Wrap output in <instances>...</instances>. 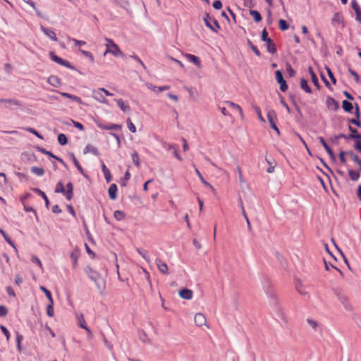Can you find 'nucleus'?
<instances>
[{"label": "nucleus", "instance_id": "obj_34", "mask_svg": "<svg viewBox=\"0 0 361 361\" xmlns=\"http://www.w3.org/2000/svg\"><path fill=\"white\" fill-rule=\"evenodd\" d=\"M342 107H343V110L346 112H350L353 108V104L347 100L343 101Z\"/></svg>", "mask_w": 361, "mask_h": 361}, {"label": "nucleus", "instance_id": "obj_40", "mask_svg": "<svg viewBox=\"0 0 361 361\" xmlns=\"http://www.w3.org/2000/svg\"><path fill=\"white\" fill-rule=\"evenodd\" d=\"M58 142L61 145H66L68 143V138L66 135L63 133H61L58 135Z\"/></svg>", "mask_w": 361, "mask_h": 361}, {"label": "nucleus", "instance_id": "obj_52", "mask_svg": "<svg viewBox=\"0 0 361 361\" xmlns=\"http://www.w3.org/2000/svg\"><path fill=\"white\" fill-rule=\"evenodd\" d=\"M0 329H1V331L3 332V334L5 335L6 340L8 341L10 339V337H11L9 331L3 325L0 326Z\"/></svg>", "mask_w": 361, "mask_h": 361}, {"label": "nucleus", "instance_id": "obj_6", "mask_svg": "<svg viewBox=\"0 0 361 361\" xmlns=\"http://www.w3.org/2000/svg\"><path fill=\"white\" fill-rule=\"evenodd\" d=\"M76 317L78 326L80 328L85 329L89 335H92L91 330L87 326L86 322L84 318V314L82 313L76 314Z\"/></svg>", "mask_w": 361, "mask_h": 361}, {"label": "nucleus", "instance_id": "obj_45", "mask_svg": "<svg viewBox=\"0 0 361 361\" xmlns=\"http://www.w3.org/2000/svg\"><path fill=\"white\" fill-rule=\"evenodd\" d=\"M240 207H241V209H242V214H243V216H244V218H245V221L247 222V226H248V228H250L251 227L250 222L249 219H248V217H247V214L245 213V209H244V206H243V203L242 200L240 201Z\"/></svg>", "mask_w": 361, "mask_h": 361}, {"label": "nucleus", "instance_id": "obj_38", "mask_svg": "<svg viewBox=\"0 0 361 361\" xmlns=\"http://www.w3.org/2000/svg\"><path fill=\"white\" fill-rule=\"evenodd\" d=\"M55 192L62 193L64 195H66V189L63 186V184L61 182L57 183L55 188Z\"/></svg>", "mask_w": 361, "mask_h": 361}, {"label": "nucleus", "instance_id": "obj_5", "mask_svg": "<svg viewBox=\"0 0 361 361\" xmlns=\"http://www.w3.org/2000/svg\"><path fill=\"white\" fill-rule=\"evenodd\" d=\"M49 57L53 61L57 63L59 65L66 68H72L71 63L68 61L63 60V59L56 56L54 51L49 52Z\"/></svg>", "mask_w": 361, "mask_h": 361}, {"label": "nucleus", "instance_id": "obj_27", "mask_svg": "<svg viewBox=\"0 0 361 361\" xmlns=\"http://www.w3.org/2000/svg\"><path fill=\"white\" fill-rule=\"evenodd\" d=\"M67 190H66V197L68 200H71L73 195V186L71 183H68L66 185Z\"/></svg>", "mask_w": 361, "mask_h": 361}, {"label": "nucleus", "instance_id": "obj_37", "mask_svg": "<svg viewBox=\"0 0 361 361\" xmlns=\"http://www.w3.org/2000/svg\"><path fill=\"white\" fill-rule=\"evenodd\" d=\"M31 171L38 176H42L44 173V170L42 168L37 166H32L31 168Z\"/></svg>", "mask_w": 361, "mask_h": 361}, {"label": "nucleus", "instance_id": "obj_43", "mask_svg": "<svg viewBox=\"0 0 361 361\" xmlns=\"http://www.w3.org/2000/svg\"><path fill=\"white\" fill-rule=\"evenodd\" d=\"M348 174H349V176L350 177V178L353 180H357L360 178L359 172H357L356 171H354V170H351V169L349 170L348 171Z\"/></svg>", "mask_w": 361, "mask_h": 361}, {"label": "nucleus", "instance_id": "obj_19", "mask_svg": "<svg viewBox=\"0 0 361 361\" xmlns=\"http://www.w3.org/2000/svg\"><path fill=\"white\" fill-rule=\"evenodd\" d=\"M193 293L191 290L188 288L182 289L179 291V295L185 300H190L192 298Z\"/></svg>", "mask_w": 361, "mask_h": 361}, {"label": "nucleus", "instance_id": "obj_1", "mask_svg": "<svg viewBox=\"0 0 361 361\" xmlns=\"http://www.w3.org/2000/svg\"><path fill=\"white\" fill-rule=\"evenodd\" d=\"M105 40L106 42L105 44L106 49L104 53V56H106L107 54L109 53L114 55V56H125L124 54L120 49L119 47L111 39L106 38Z\"/></svg>", "mask_w": 361, "mask_h": 361}, {"label": "nucleus", "instance_id": "obj_41", "mask_svg": "<svg viewBox=\"0 0 361 361\" xmlns=\"http://www.w3.org/2000/svg\"><path fill=\"white\" fill-rule=\"evenodd\" d=\"M67 39L68 41L73 42L75 46H82L86 44V42L83 40H78L74 38L71 37L70 36L67 35Z\"/></svg>", "mask_w": 361, "mask_h": 361}, {"label": "nucleus", "instance_id": "obj_8", "mask_svg": "<svg viewBox=\"0 0 361 361\" xmlns=\"http://www.w3.org/2000/svg\"><path fill=\"white\" fill-rule=\"evenodd\" d=\"M195 323L196 325L199 327H202L203 326H206L207 328H209L207 324V319L206 317L202 314V313H197L195 315Z\"/></svg>", "mask_w": 361, "mask_h": 361}, {"label": "nucleus", "instance_id": "obj_22", "mask_svg": "<svg viewBox=\"0 0 361 361\" xmlns=\"http://www.w3.org/2000/svg\"><path fill=\"white\" fill-rule=\"evenodd\" d=\"M349 130L350 131V134L348 135L349 139L353 140H361V135L358 133L357 130L353 128L352 126H349Z\"/></svg>", "mask_w": 361, "mask_h": 361}, {"label": "nucleus", "instance_id": "obj_62", "mask_svg": "<svg viewBox=\"0 0 361 361\" xmlns=\"http://www.w3.org/2000/svg\"><path fill=\"white\" fill-rule=\"evenodd\" d=\"M8 313V310L7 308L4 306V305H1L0 306V317H5Z\"/></svg>", "mask_w": 361, "mask_h": 361}, {"label": "nucleus", "instance_id": "obj_57", "mask_svg": "<svg viewBox=\"0 0 361 361\" xmlns=\"http://www.w3.org/2000/svg\"><path fill=\"white\" fill-rule=\"evenodd\" d=\"M131 58H133V59H135L136 61H137L142 66V68L146 70L147 68L145 65V63L142 62V61L138 57V56L134 54V55H132L130 56Z\"/></svg>", "mask_w": 361, "mask_h": 361}, {"label": "nucleus", "instance_id": "obj_63", "mask_svg": "<svg viewBox=\"0 0 361 361\" xmlns=\"http://www.w3.org/2000/svg\"><path fill=\"white\" fill-rule=\"evenodd\" d=\"M262 39L264 42L270 39V38L268 37V32L266 29H264L262 32Z\"/></svg>", "mask_w": 361, "mask_h": 361}, {"label": "nucleus", "instance_id": "obj_56", "mask_svg": "<svg viewBox=\"0 0 361 361\" xmlns=\"http://www.w3.org/2000/svg\"><path fill=\"white\" fill-rule=\"evenodd\" d=\"M103 128L106 130H121V126L117 124H111L108 126L104 127Z\"/></svg>", "mask_w": 361, "mask_h": 361}, {"label": "nucleus", "instance_id": "obj_20", "mask_svg": "<svg viewBox=\"0 0 361 361\" xmlns=\"http://www.w3.org/2000/svg\"><path fill=\"white\" fill-rule=\"evenodd\" d=\"M352 7L353 10L355 11L356 20L359 23H361V8L355 0H353L352 1Z\"/></svg>", "mask_w": 361, "mask_h": 361}, {"label": "nucleus", "instance_id": "obj_10", "mask_svg": "<svg viewBox=\"0 0 361 361\" xmlns=\"http://www.w3.org/2000/svg\"><path fill=\"white\" fill-rule=\"evenodd\" d=\"M164 147L167 150H173V153L174 157L178 159L179 161H182L181 157L179 155L178 150V145L176 144H169V143H164Z\"/></svg>", "mask_w": 361, "mask_h": 361}, {"label": "nucleus", "instance_id": "obj_51", "mask_svg": "<svg viewBox=\"0 0 361 361\" xmlns=\"http://www.w3.org/2000/svg\"><path fill=\"white\" fill-rule=\"evenodd\" d=\"M348 72L350 73V75L352 76H353L355 82L357 83H359L360 82V76H359V75L355 71H354L351 68H348Z\"/></svg>", "mask_w": 361, "mask_h": 361}, {"label": "nucleus", "instance_id": "obj_35", "mask_svg": "<svg viewBox=\"0 0 361 361\" xmlns=\"http://www.w3.org/2000/svg\"><path fill=\"white\" fill-rule=\"evenodd\" d=\"M34 190L42 197V199L44 200L46 206L48 207L49 204V201L46 194L38 188H35Z\"/></svg>", "mask_w": 361, "mask_h": 361}, {"label": "nucleus", "instance_id": "obj_59", "mask_svg": "<svg viewBox=\"0 0 361 361\" xmlns=\"http://www.w3.org/2000/svg\"><path fill=\"white\" fill-rule=\"evenodd\" d=\"M23 338V336L19 334L18 333H17V335H16V342H17V347H18L19 350H21L20 343H21V341H22Z\"/></svg>", "mask_w": 361, "mask_h": 361}, {"label": "nucleus", "instance_id": "obj_64", "mask_svg": "<svg viewBox=\"0 0 361 361\" xmlns=\"http://www.w3.org/2000/svg\"><path fill=\"white\" fill-rule=\"evenodd\" d=\"M71 258L73 261V267L75 269L78 265V258L74 254H71Z\"/></svg>", "mask_w": 361, "mask_h": 361}, {"label": "nucleus", "instance_id": "obj_24", "mask_svg": "<svg viewBox=\"0 0 361 361\" xmlns=\"http://www.w3.org/2000/svg\"><path fill=\"white\" fill-rule=\"evenodd\" d=\"M102 170L106 180L109 183L111 180V171L104 163L102 164Z\"/></svg>", "mask_w": 361, "mask_h": 361}, {"label": "nucleus", "instance_id": "obj_18", "mask_svg": "<svg viewBox=\"0 0 361 361\" xmlns=\"http://www.w3.org/2000/svg\"><path fill=\"white\" fill-rule=\"evenodd\" d=\"M225 103L227 105H228L230 107H231L233 110L237 111L239 113V114L240 115V117L242 119L244 118V114H243V109L238 104H237L233 102H231V101H226Z\"/></svg>", "mask_w": 361, "mask_h": 361}, {"label": "nucleus", "instance_id": "obj_32", "mask_svg": "<svg viewBox=\"0 0 361 361\" xmlns=\"http://www.w3.org/2000/svg\"><path fill=\"white\" fill-rule=\"evenodd\" d=\"M131 158H132V160H133V162L134 163V164L137 168H139L140 166V162L139 155H138V154H137V152L136 151H134L131 154Z\"/></svg>", "mask_w": 361, "mask_h": 361}, {"label": "nucleus", "instance_id": "obj_50", "mask_svg": "<svg viewBox=\"0 0 361 361\" xmlns=\"http://www.w3.org/2000/svg\"><path fill=\"white\" fill-rule=\"evenodd\" d=\"M40 152H41L42 153L44 154L49 155V156H50V157H53V158L56 159V160H58V161H60V162H63V161H62V159H60L59 157H56V156L54 155L51 152L47 151V150H46V149H40Z\"/></svg>", "mask_w": 361, "mask_h": 361}, {"label": "nucleus", "instance_id": "obj_44", "mask_svg": "<svg viewBox=\"0 0 361 361\" xmlns=\"http://www.w3.org/2000/svg\"><path fill=\"white\" fill-rule=\"evenodd\" d=\"M195 171L196 174L197 175V176L199 177V178L200 179V180L202 181V183L204 185H205L212 188V186L208 182H207L204 180V178H203L202 175L201 174V173L200 172V171L197 168L195 169Z\"/></svg>", "mask_w": 361, "mask_h": 361}, {"label": "nucleus", "instance_id": "obj_28", "mask_svg": "<svg viewBox=\"0 0 361 361\" xmlns=\"http://www.w3.org/2000/svg\"><path fill=\"white\" fill-rule=\"evenodd\" d=\"M266 42H267V47L268 51L271 54H274L276 51V47L275 44L273 42V41L271 39L266 41Z\"/></svg>", "mask_w": 361, "mask_h": 361}, {"label": "nucleus", "instance_id": "obj_4", "mask_svg": "<svg viewBox=\"0 0 361 361\" xmlns=\"http://www.w3.org/2000/svg\"><path fill=\"white\" fill-rule=\"evenodd\" d=\"M49 57L53 61L57 63L59 65L66 68H72L71 63L68 61L63 60V59L56 56L54 51L49 52Z\"/></svg>", "mask_w": 361, "mask_h": 361}, {"label": "nucleus", "instance_id": "obj_33", "mask_svg": "<svg viewBox=\"0 0 361 361\" xmlns=\"http://www.w3.org/2000/svg\"><path fill=\"white\" fill-rule=\"evenodd\" d=\"M48 82L54 87H57L60 84V80L56 76L51 75L48 78Z\"/></svg>", "mask_w": 361, "mask_h": 361}, {"label": "nucleus", "instance_id": "obj_23", "mask_svg": "<svg viewBox=\"0 0 361 361\" xmlns=\"http://www.w3.org/2000/svg\"><path fill=\"white\" fill-rule=\"evenodd\" d=\"M61 94L66 97V98H68L80 104H82L83 102L82 101V99H80V97H78V96H75V95H73V94H69V93H67V92H61Z\"/></svg>", "mask_w": 361, "mask_h": 361}, {"label": "nucleus", "instance_id": "obj_42", "mask_svg": "<svg viewBox=\"0 0 361 361\" xmlns=\"http://www.w3.org/2000/svg\"><path fill=\"white\" fill-rule=\"evenodd\" d=\"M40 289L44 293V295H46L47 298H48L49 302L54 303L52 295L51 292L47 290L45 287L41 286Z\"/></svg>", "mask_w": 361, "mask_h": 361}, {"label": "nucleus", "instance_id": "obj_55", "mask_svg": "<svg viewBox=\"0 0 361 361\" xmlns=\"http://www.w3.org/2000/svg\"><path fill=\"white\" fill-rule=\"evenodd\" d=\"M42 327L43 328V329H44V331H46L49 332V334L51 335V336L52 338H55V337H56V334H55V333L54 332V331H53V330H52V329H51V328H50L47 324H46V325H44V326H43V325L42 324Z\"/></svg>", "mask_w": 361, "mask_h": 361}, {"label": "nucleus", "instance_id": "obj_17", "mask_svg": "<svg viewBox=\"0 0 361 361\" xmlns=\"http://www.w3.org/2000/svg\"><path fill=\"white\" fill-rule=\"evenodd\" d=\"M146 87L151 90L153 92H163V91H165V90H167L169 89V85H164V86H161V87H157V86H154V85H152V83H149V82H147L145 84Z\"/></svg>", "mask_w": 361, "mask_h": 361}, {"label": "nucleus", "instance_id": "obj_60", "mask_svg": "<svg viewBox=\"0 0 361 361\" xmlns=\"http://www.w3.org/2000/svg\"><path fill=\"white\" fill-rule=\"evenodd\" d=\"M223 5H222V3L220 0H215L214 2H213V7L215 8V9H217V10H219L222 8Z\"/></svg>", "mask_w": 361, "mask_h": 361}, {"label": "nucleus", "instance_id": "obj_16", "mask_svg": "<svg viewBox=\"0 0 361 361\" xmlns=\"http://www.w3.org/2000/svg\"><path fill=\"white\" fill-rule=\"evenodd\" d=\"M267 118L271 126L276 123L277 115L274 110L269 109L267 111Z\"/></svg>", "mask_w": 361, "mask_h": 361}, {"label": "nucleus", "instance_id": "obj_36", "mask_svg": "<svg viewBox=\"0 0 361 361\" xmlns=\"http://www.w3.org/2000/svg\"><path fill=\"white\" fill-rule=\"evenodd\" d=\"M356 116H357V118H352L350 120V122L351 123H353L355 125H356L357 126L360 127L361 126V122L359 121V116H360V111H359V107L357 106L356 107Z\"/></svg>", "mask_w": 361, "mask_h": 361}, {"label": "nucleus", "instance_id": "obj_14", "mask_svg": "<svg viewBox=\"0 0 361 361\" xmlns=\"http://www.w3.org/2000/svg\"><path fill=\"white\" fill-rule=\"evenodd\" d=\"M184 56L191 63H194L197 68H201V61L199 57L191 54H185Z\"/></svg>", "mask_w": 361, "mask_h": 361}, {"label": "nucleus", "instance_id": "obj_58", "mask_svg": "<svg viewBox=\"0 0 361 361\" xmlns=\"http://www.w3.org/2000/svg\"><path fill=\"white\" fill-rule=\"evenodd\" d=\"M308 324L312 328L314 329V330L317 329V326H318V324L316 321L313 320V319H308L307 320Z\"/></svg>", "mask_w": 361, "mask_h": 361}, {"label": "nucleus", "instance_id": "obj_7", "mask_svg": "<svg viewBox=\"0 0 361 361\" xmlns=\"http://www.w3.org/2000/svg\"><path fill=\"white\" fill-rule=\"evenodd\" d=\"M85 272L87 276L95 283H97V281L101 278V275L90 267H87L85 269Z\"/></svg>", "mask_w": 361, "mask_h": 361}, {"label": "nucleus", "instance_id": "obj_31", "mask_svg": "<svg viewBox=\"0 0 361 361\" xmlns=\"http://www.w3.org/2000/svg\"><path fill=\"white\" fill-rule=\"evenodd\" d=\"M71 157H72V160H73V162L74 165L78 169L79 172L82 175L85 176V173H84V171H83L82 166H80L79 161L77 160L76 157H75V155L73 154H71Z\"/></svg>", "mask_w": 361, "mask_h": 361}, {"label": "nucleus", "instance_id": "obj_61", "mask_svg": "<svg viewBox=\"0 0 361 361\" xmlns=\"http://www.w3.org/2000/svg\"><path fill=\"white\" fill-rule=\"evenodd\" d=\"M27 130L31 133H32L33 135H35V136H37V137L40 138V139H43V137L40 135V134L34 128H28L27 129Z\"/></svg>", "mask_w": 361, "mask_h": 361}, {"label": "nucleus", "instance_id": "obj_29", "mask_svg": "<svg viewBox=\"0 0 361 361\" xmlns=\"http://www.w3.org/2000/svg\"><path fill=\"white\" fill-rule=\"evenodd\" d=\"M300 87L307 93H311L312 90L308 85L307 80L305 78L300 79Z\"/></svg>", "mask_w": 361, "mask_h": 361}, {"label": "nucleus", "instance_id": "obj_39", "mask_svg": "<svg viewBox=\"0 0 361 361\" xmlns=\"http://www.w3.org/2000/svg\"><path fill=\"white\" fill-rule=\"evenodd\" d=\"M114 218L118 221H122L125 219V214L122 211L116 210L114 214Z\"/></svg>", "mask_w": 361, "mask_h": 361}, {"label": "nucleus", "instance_id": "obj_3", "mask_svg": "<svg viewBox=\"0 0 361 361\" xmlns=\"http://www.w3.org/2000/svg\"><path fill=\"white\" fill-rule=\"evenodd\" d=\"M92 97L99 103L108 104V100L105 98L104 94L102 93V90L98 88L93 90L92 92Z\"/></svg>", "mask_w": 361, "mask_h": 361}, {"label": "nucleus", "instance_id": "obj_48", "mask_svg": "<svg viewBox=\"0 0 361 361\" xmlns=\"http://www.w3.org/2000/svg\"><path fill=\"white\" fill-rule=\"evenodd\" d=\"M53 304L54 303L49 302V305L47 306V314L50 317H54V314Z\"/></svg>", "mask_w": 361, "mask_h": 361}, {"label": "nucleus", "instance_id": "obj_12", "mask_svg": "<svg viewBox=\"0 0 361 361\" xmlns=\"http://www.w3.org/2000/svg\"><path fill=\"white\" fill-rule=\"evenodd\" d=\"M41 30L44 32V34L49 37L51 40L54 42H56L58 40L56 35L54 31L49 27H46L43 25L40 26Z\"/></svg>", "mask_w": 361, "mask_h": 361}, {"label": "nucleus", "instance_id": "obj_9", "mask_svg": "<svg viewBox=\"0 0 361 361\" xmlns=\"http://www.w3.org/2000/svg\"><path fill=\"white\" fill-rule=\"evenodd\" d=\"M276 80L280 84V90L282 92H286L288 89V85L283 78V75L280 71H276Z\"/></svg>", "mask_w": 361, "mask_h": 361}, {"label": "nucleus", "instance_id": "obj_46", "mask_svg": "<svg viewBox=\"0 0 361 361\" xmlns=\"http://www.w3.org/2000/svg\"><path fill=\"white\" fill-rule=\"evenodd\" d=\"M126 122H127V126H128V128L130 132H132V133H135L136 132V127L133 123V122L131 121L130 118H127Z\"/></svg>", "mask_w": 361, "mask_h": 361}, {"label": "nucleus", "instance_id": "obj_15", "mask_svg": "<svg viewBox=\"0 0 361 361\" xmlns=\"http://www.w3.org/2000/svg\"><path fill=\"white\" fill-rule=\"evenodd\" d=\"M83 153L85 154H88V153H91L94 155H96V156H98L99 154V150L98 149L91 145V144H87L85 147L83 149Z\"/></svg>", "mask_w": 361, "mask_h": 361}, {"label": "nucleus", "instance_id": "obj_53", "mask_svg": "<svg viewBox=\"0 0 361 361\" xmlns=\"http://www.w3.org/2000/svg\"><path fill=\"white\" fill-rule=\"evenodd\" d=\"M32 262L37 264L41 269H43V265L41 260L36 256H32L31 259Z\"/></svg>", "mask_w": 361, "mask_h": 361}, {"label": "nucleus", "instance_id": "obj_13", "mask_svg": "<svg viewBox=\"0 0 361 361\" xmlns=\"http://www.w3.org/2000/svg\"><path fill=\"white\" fill-rule=\"evenodd\" d=\"M326 104L329 109L337 111L339 108L338 103L332 97H328L326 100Z\"/></svg>", "mask_w": 361, "mask_h": 361}, {"label": "nucleus", "instance_id": "obj_25", "mask_svg": "<svg viewBox=\"0 0 361 361\" xmlns=\"http://www.w3.org/2000/svg\"><path fill=\"white\" fill-rule=\"evenodd\" d=\"M331 23L333 25L343 24V18H342L341 13H334L332 17V19H331Z\"/></svg>", "mask_w": 361, "mask_h": 361}, {"label": "nucleus", "instance_id": "obj_49", "mask_svg": "<svg viewBox=\"0 0 361 361\" xmlns=\"http://www.w3.org/2000/svg\"><path fill=\"white\" fill-rule=\"evenodd\" d=\"M137 252L147 262H150V259L149 256L147 255V252L145 250H142L139 248L137 249Z\"/></svg>", "mask_w": 361, "mask_h": 361}, {"label": "nucleus", "instance_id": "obj_2", "mask_svg": "<svg viewBox=\"0 0 361 361\" xmlns=\"http://www.w3.org/2000/svg\"><path fill=\"white\" fill-rule=\"evenodd\" d=\"M204 21L205 25L214 32H217L220 29L218 21L214 18H212L209 14H206L204 18Z\"/></svg>", "mask_w": 361, "mask_h": 361}, {"label": "nucleus", "instance_id": "obj_11", "mask_svg": "<svg viewBox=\"0 0 361 361\" xmlns=\"http://www.w3.org/2000/svg\"><path fill=\"white\" fill-rule=\"evenodd\" d=\"M155 263L157 266L159 271L163 274L167 275L169 274V267L166 263L163 262L161 259L157 258Z\"/></svg>", "mask_w": 361, "mask_h": 361}, {"label": "nucleus", "instance_id": "obj_54", "mask_svg": "<svg viewBox=\"0 0 361 361\" xmlns=\"http://www.w3.org/2000/svg\"><path fill=\"white\" fill-rule=\"evenodd\" d=\"M255 110L257 114V116L259 118V119L260 120L261 122L262 123H265V120L264 118V117L262 116V111H261V109L259 106H255Z\"/></svg>", "mask_w": 361, "mask_h": 361}, {"label": "nucleus", "instance_id": "obj_21", "mask_svg": "<svg viewBox=\"0 0 361 361\" xmlns=\"http://www.w3.org/2000/svg\"><path fill=\"white\" fill-rule=\"evenodd\" d=\"M117 185L113 183L110 185L108 192L111 200H114L117 198Z\"/></svg>", "mask_w": 361, "mask_h": 361}, {"label": "nucleus", "instance_id": "obj_47", "mask_svg": "<svg viewBox=\"0 0 361 361\" xmlns=\"http://www.w3.org/2000/svg\"><path fill=\"white\" fill-rule=\"evenodd\" d=\"M279 28L283 31L286 30L288 28V25L286 21L283 19L279 20Z\"/></svg>", "mask_w": 361, "mask_h": 361}, {"label": "nucleus", "instance_id": "obj_26", "mask_svg": "<svg viewBox=\"0 0 361 361\" xmlns=\"http://www.w3.org/2000/svg\"><path fill=\"white\" fill-rule=\"evenodd\" d=\"M116 102L117 103V105L120 107V109L124 111H130V106L127 103H125L123 99H116Z\"/></svg>", "mask_w": 361, "mask_h": 361}, {"label": "nucleus", "instance_id": "obj_30", "mask_svg": "<svg viewBox=\"0 0 361 361\" xmlns=\"http://www.w3.org/2000/svg\"><path fill=\"white\" fill-rule=\"evenodd\" d=\"M250 14L253 18L255 22L258 23L262 20V16L257 11L250 10Z\"/></svg>", "mask_w": 361, "mask_h": 361}]
</instances>
